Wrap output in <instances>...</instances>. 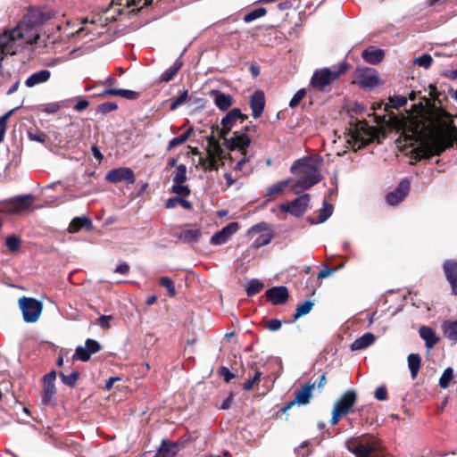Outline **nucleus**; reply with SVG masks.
<instances>
[{
    "instance_id": "obj_1",
    "label": "nucleus",
    "mask_w": 457,
    "mask_h": 457,
    "mask_svg": "<svg viewBox=\"0 0 457 457\" xmlns=\"http://www.w3.org/2000/svg\"><path fill=\"white\" fill-rule=\"evenodd\" d=\"M51 18L47 12L38 8H30L25 15V21L0 36V49L4 54H14L20 47L32 44L37 36L33 27L44 23Z\"/></svg>"
},
{
    "instance_id": "obj_2",
    "label": "nucleus",
    "mask_w": 457,
    "mask_h": 457,
    "mask_svg": "<svg viewBox=\"0 0 457 457\" xmlns=\"http://www.w3.org/2000/svg\"><path fill=\"white\" fill-rule=\"evenodd\" d=\"M290 171L298 177L295 183L292 185V190L296 195L311 188L321 179L318 167L308 157L296 160L291 166Z\"/></svg>"
},
{
    "instance_id": "obj_3",
    "label": "nucleus",
    "mask_w": 457,
    "mask_h": 457,
    "mask_svg": "<svg viewBox=\"0 0 457 457\" xmlns=\"http://www.w3.org/2000/svg\"><path fill=\"white\" fill-rule=\"evenodd\" d=\"M346 449L355 457H391L383 447L381 441L373 436H359L347 439Z\"/></svg>"
},
{
    "instance_id": "obj_4",
    "label": "nucleus",
    "mask_w": 457,
    "mask_h": 457,
    "mask_svg": "<svg viewBox=\"0 0 457 457\" xmlns=\"http://www.w3.org/2000/svg\"><path fill=\"white\" fill-rule=\"evenodd\" d=\"M347 70L348 64L345 62L317 70L314 71L310 83L314 88L324 90L326 87L345 73Z\"/></svg>"
},
{
    "instance_id": "obj_5",
    "label": "nucleus",
    "mask_w": 457,
    "mask_h": 457,
    "mask_svg": "<svg viewBox=\"0 0 457 457\" xmlns=\"http://www.w3.org/2000/svg\"><path fill=\"white\" fill-rule=\"evenodd\" d=\"M353 83L365 90L372 91L381 84V80L375 69L358 67L354 71Z\"/></svg>"
},
{
    "instance_id": "obj_6",
    "label": "nucleus",
    "mask_w": 457,
    "mask_h": 457,
    "mask_svg": "<svg viewBox=\"0 0 457 457\" xmlns=\"http://www.w3.org/2000/svg\"><path fill=\"white\" fill-rule=\"evenodd\" d=\"M255 129L254 125L245 126L244 130L234 132L231 137L228 138L225 137V138H223L225 146L231 151L239 150L241 153L247 151L252 142L248 133L255 131Z\"/></svg>"
},
{
    "instance_id": "obj_7",
    "label": "nucleus",
    "mask_w": 457,
    "mask_h": 457,
    "mask_svg": "<svg viewBox=\"0 0 457 457\" xmlns=\"http://www.w3.org/2000/svg\"><path fill=\"white\" fill-rule=\"evenodd\" d=\"M33 204L31 195H18L13 198L4 201L0 206V212L7 214H21L30 209Z\"/></svg>"
},
{
    "instance_id": "obj_8",
    "label": "nucleus",
    "mask_w": 457,
    "mask_h": 457,
    "mask_svg": "<svg viewBox=\"0 0 457 457\" xmlns=\"http://www.w3.org/2000/svg\"><path fill=\"white\" fill-rule=\"evenodd\" d=\"M19 306L21 310L23 320L27 323L36 322L43 310V304L40 301L25 296L19 299Z\"/></svg>"
},
{
    "instance_id": "obj_9",
    "label": "nucleus",
    "mask_w": 457,
    "mask_h": 457,
    "mask_svg": "<svg viewBox=\"0 0 457 457\" xmlns=\"http://www.w3.org/2000/svg\"><path fill=\"white\" fill-rule=\"evenodd\" d=\"M223 149L219 143H214L212 148L207 153L206 157L199 159V165L204 171L218 170L220 166L224 164L223 161Z\"/></svg>"
},
{
    "instance_id": "obj_10",
    "label": "nucleus",
    "mask_w": 457,
    "mask_h": 457,
    "mask_svg": "<svg viewBox=\"0 0 457 457\" xmlns=\"http://www.w3.org/2000/svg\"><path fill=\"white\" fill-rule=\"evenodd\" d=\"M454 135L449 131H442L432 137L428 142V150L432 155L441 154L446 148L453 146Z\"/></svg>"
},
{
    "instance_id": "obj_11",
    "label": "nucleus",
    "mask_w": 457,
    "mask_h": 457,
    "mask_svg": "<svg viewBox=\"0 0 457 457\" xmlns=\"http://www.w3.org/2000/svg\"><path fill=\"white\" fill-rule=\"evenodd\" d=\"M56 379V372L50 371L43 377V392H42V403L44 405H50L54 403V396L56 394V387L54 381Z\"/></svg>"
},
{
    "instance_id": "obj_12",
    "label": "nucleus",
    "mask_w": 457,
    "mask_h": 457,
    "mask_svg": "<svg viewBox=\"0 0 457 457\" xmlns=\"http://www.w3.org/2000/svg\"><path fill=\"white\" fill-rule=\"evenodd\" d=\"M310 202V195L304 194L288 204H280L279 208L281 211L289 212L295 216H301L306 210Z\"/></svg>"
},
{
    "instance_id": "obj_13",
    "label": "nucleus",
    "mask_w": 457,
    "mask_h": 457,
    "mask_svg": "<svg viewBox=\"0 0 457 457\" xmlns=\"http://www.w3.org/2000/svg\"><path fill=\"white\" fill-rule=\"evenodd\" d=\"M105 179L107 181L114 184L122 181L133 184L136 180L133 170L127 167H120L109 170Z\"/></svg>"
},
{
    "instance_id": "obj_14",
    "label": "nucleus",
    "mask_w": 457,
    "mask_h": 457,
    "mask_svg": "<svg viewBox=\"0 0 457 457\" xmlns=\"http://www.w3.org/2000/svg\"><path fill=\"white\" fill-rule=\"evenodd\" d=\"M246 119L241 110L238 108H234L221 120V129L220 132V138H225L228 134L232 129L233 126L236 124L237 120L244 121Z\"/></svg>"
},
{
    "instance_id": "obj_15",
    "label": "nucleus",
    "mask_w": 457,
    "mask_h": 457,
    "mask_svg": "<svg viewBox=\"0 0 457 457\" xmlns=\"http://www.w3.org/2000/svg\"><path fill=\"white\" fill-rule=\"evenodd\" d=\"M357 401V394L354 390H347L335 403L334 408L343 415H347Z\"/></svg>"
},
{
    "instance_id": "obj_16",
    "label": "nucleus",
    "mask_w": 457,
    "mask_h": 457,
    "mask_svg": "<svg viewBox=\"0 0 457 457\" xmlns=\"http://www.w3.org/2000/svg\"><path fill=\"white\" fill-rule=\"evenodd\" d=\"M411 184L406 179H403L398 187L389 194L386 195V202L390 205H395L402 202L410 191Z\"/></svg>"
},
{
    "instance_id": "obj_17",
    "label": "nucleus",
    "mask_w": 457,
    "mask_h": 457,
    "mask_svg": "<svg viewBox=\"0 0 457 457\" xmlns=\"http://www.w3.org/2000/svg\"><path fill=\"white\" fill-rule=\"evenodd\" d=\"M237 222H230L211 237V244L220 245L225 244L238 230Z\"/></svg>"
},
{
    "instance_id": "obj_18",
    "label": "nucleus",
    "mask_w": 457,
    "mask_h": 457,
    "mask_svg": "<svg viewBox=\"0 0 457 457\" xmlns=\"http://www.w3.org/2000/svg\"><path fill=\"white\" fill-rule=\"evenodd\" d=\"M316 383H306L303 385L299 389L295 391V399L293 400L295 404L302 406L307 405L312 397V391L315 388Z\"/></svg>"
},
{
    "instance_id": "obj_19",
    "label": "nucleus",
    "mask_w": 457,
    "mask_h": 457,
    "mask_svg": "<svg viewBox=\"0 0 457 457\" xmlns=\"http://www.w3.org/2000/svg\"><path fill=\"white\" fill-rule=\"evenodd\" d=\"M265 295L275 305L285 303L289 296L287 288L283 286L271 287L266 291Z\"/></svg>"
},
{
    "instance_id": "obj_20",
    "label": "nucleus",
    "mask_w": 457,
    "mask_h": 457,
    "mask_svg": "<svg viewBox=\"0 0 457 457\" xmlns=\"http://www.w3.org/2000/svg\"><path fill=\"white\" fill-rule=\"evenodd\" d=\"M250 106L254 119L259 118L265 106V96L262 91L256 90L250 97Z\"/></svg>"
},
{
    "instance_id": "obj_21",
    "label": "nucleus",
    "mask_w": 457,
    "mask_h": 457,
    "mask_svg": "<svg viewBox=\"0 0 457 457\" xmlns=\"http://www.w3.org/2000/svg\"><path fill=\"white\" fill-rule=\"evenodd\" d=\"M210 96L212 97L215 105L220 111L228 110L233 104V99L230 95L220 92V90H211Z\"/></svg>"
},
{
    "instance_id": "obj_22",
    "label": "nucleus",
    "mask_w": 457,
    "mask_h": 457,
    "mask_svg": "<svg viewBox=\"0 0 457 457\" xmlns=\"http://www.w3.org/2000/svg\"><path fill=\"white\" fill-rule=\"evenodd\" d=\"M50 77L51 72L48 70H41L29 76L25 80V85L28 87H33L37 85L46 83L49 80Z\"/></svg>"
},
{
    "instance_id": "obj_23",
    "label": "nucleus",
    "mask_w": 457,
    "mask_h": 457,
    "mask_svg": "<svg viewBox=\"0 0 457 457\" xmlns=\"http://www.w3.org/2000/svg\"><path fill=\"white\" fill-rule=\"evenodd\" d=\"M420 337L425 341L426 347L431 349L439 341V337L436 335L435 331L427 326H422L419 330Z\"/></svg>"
},
{
    "instance_id": "obj_24",
    "label": "nucleus",
    "mask_w": 457,
    "mask_h": 457,
    "mask_svg": "<svg viewBox=\"0 0 457 457\" xmlns=\"http://www.w3.org/2000/svg\"><path fill=\"white\" fill-rule=\"evenodd\" d=\"M384 51L374 47H369L362 52V58L370 64H377L384 58Z\"/></svg>"
},
{
    "instance_id": "obj_25",
    "label": "nucleus",
    "mask_w": 457,
    "mask_h": 457,
    "mask_svg": "<svg viewBox=\"0 0 457 457\" xmlns=\"http://www.w3.org/2000/svg\"><path fill=\"white\" fill-rule=\"evenodd\" d=\"M375 336L372 333H365L356 340L353 342L351 345V349L353 351L361 350L367 348L375 342Z\"/></svg>"
},
{
    "instance_id": "obj_26",
    "label": "nucleus",
    "mask_w": 457,
    "mask_h": 457,
    "mask_svg": "<svg viewBox=\"0 0 457 457\" xmlns=\"http://www.w3.org/2000/svg\"><path fill=\"white\" fill-rule=\"evenodd\" d=\"M92 221L89 218L86 216L76 217L74 218L68 228V231L70 233H77L82 228H91Z\"/></svg>"
},
{
    "instance_id": "obj_27",
    "label": "nucleus",
    "mask_w": 457,
    "mask_h": 457,
    "mask_svg": "<svg viewBox=\"0 0 457 457\" xmlns=\"http://www.w3.org/2000/svg\"><path fill=\"white\" fill-rule=\"evenodd\" d=\"M202 236V232L200 229H186L181 231L179 234H176V237L183 241L184 243L190 244L195 243L199 240Z\"/></svg>"
},
{
    "instance_id": "obj_28",
    "label": "nucleus",
    "mask_w": 457,
    "mask_h": 457,
    "mask_svg": "<svg viewBox=\"0 0 457 457\" xmlns=\"http://www.w3.org/2000/svg\"><path fill=\"white\" fill-rule=\"evenodd\" d=\"M183 66V62L180 58H178L175 62L168 68L166 71L162 72L161 75V81L162 82H169L177 75V73L179 71V70Z\"/></svg>"
},
{
    "instance_id": "obj_29",
    "label": "nucleus",
    "mask_w": 457,
    "mask_h": 457,
    "mask_svg": "<svg viewBox=\"0 0 457 457\" xmlns=\"http://www.w3.org/2000/svg\"><path fill=\"white\" fill-rule=\"evenodd\" d=\"M177 453V445L162 440L155 456L173 457Z\"/></svg>"
},
{
    "instance_id": "obj_30",
    "label": "nucleus",
    "mask_w": 457,
    "mask_h": 457,
    "mask_svg": "<svg viewBox=\"0 0 457 457\" xmlns=\"http://www.w3.org/2000/svg\"><path fill=\"white\" fill-rule=\"evenodd\" d=\"M444 271L449 283L457 281V262L453 260H448L444 263Z\"/></svg>"
},
{
    "instance_id": "obj_31",
    "label": "nucleus",
    "mask_w": 457,
    "mask_h": 457,
    "mask_svg": "<svg viewBox=\"0 0 457 457\" xmlns=\"http://www.w3.org/2000/svg\"><path fill=\"white\" fill-rule=\"evenodd\" d=\"M421 364V358L418 353H411L408 356V367L412 378L418 375Z\"/></svg>"
},
{
    "instance_id": "obj_32",
    "label": "nucleus",
    "mask_w": 457,
    "mask_h": 457,
    "mask_svg": "<svg viewBox=\"0 0 457 457\" xmlns=\"http://www.w3.org/2000/svg\"><path fill=\"white\" fill-rule=\"evenodd\" d=\"M443 331L448 339L457 341V321H445L443 324Z\"/></svg>"
},
{
    "instance_id": "obj_33",
    "label": "nucleus",
    "mask_w": 457,
    "mask_h": 457,
    "mask_svg": "<svg viewBox=\"0 0 457 457\" xmlns=\"http://www.w3.org/2000/svg\"><path fill=\"white\" fill-rule=\"evenodd\" d=\"M290 183V179H285L275 183L267 188L266 196L271 198L280 194Z\"/></svg>"
},
{
    "instance_id": "obj_34",
    "label": "nucleus",
    "mask_w": 457,
    "mask_h": 457,
    "mask_svg": "<svg viewBox=\"0 0 457 457\" xmlns=\"http://www.w3.org/2000/svg\"><path fill=\"white\" fill-rule=\"evenodd\" d=\"M103 96H120L127 99H134L137 96L135 91L128 89H105L102 93Z\"/></svg>"
},
{
    "instance_id": "obj_35",
    "label": "nucleus",
    "mask_w": 457,
    "mask_h": 457,
    "mask_svg": "<svg viewBox=\"0 0 457 457\" xmlns=\"http://www.w3.org/2000/svg\"><path fill=\"white\" fill-rule=\"evenodd\" d=\"M313 305L314 303L311 300L304 301L303 303L298 304L295 310V313L294 314V320H297L302 316L308 314L312 311Z\"/></svg>"
},
{
    "instance_id": "obj_36",
    "label": "nucleus",
    "mask_w": 457,
    "mask_h": 457,
    "mask_svg": "<svg viewBox=\"0 0 457 457\" xmlns=\"http://www.w3.org/2000/svg\"><path fill=\"white\" fill-rule=\"evenodd\" d=\"M177 204H180L186 210H191L193 207L189 201L179 196L169 198L166 202V207L169 209L176 207Z\"/></svg>"
},
{
    "instance_id": "obj_37",
    "label": "nucleus",
    "mask_w": 457,
    "mask_h": 457,
    "mask_svg": "<svg viewBox=\"0 0 457 457\" xmlns=\"http://www.w3.org/2000/svg\"><path fill=\"white\" fill-rule=\"evenodd\" d=\"M173 183H184L187 180V166L179 164L172 173Z\"/></svg>"
},
{
    "instance_id": "obj_38",
    "label": "nucleus",
    "mask_w": 457,
    "mask_h": 457,
    "mask_svg": "<svg viewBox=\"0 0 457 457\" xmlns=\"http://www.w3.org/2000/svg\"><path fill=\"white\" fill-rule=\"evenodd\" d=\"M264 285L262 282H261L259 279H251L248 281L245 291L248 296H253L259 293L262 288Z\"/></svg>"
},
{
    "instance_id": "obj_39",
    "label": "nucleus",
    "mask_w": 457,
    "mask_h": 457,
    "mask_svg": "<svg viewBox=\"0 0 457 457\" xmlns=\"http://www.w3.org/2000/svg\"><path fill=\"white\" fill-rule=\"evenodd\" d=\"M191 132H192V129H189L186 132L182 133L181 135H179L176 137H173L169 142L168 150H171V149L177 147L178 145L184 144L190 137Z\"/></svg>"
},
{
    "instance_id": "obj_40",
    "label": "nucleus",
    "mask_w": 457,
    "mask_h": 457,
    "mask_svg": "<svg viewBox=\"0 0 457 457\" xmlns=\"http://www.w3.org/2000/svg\"><path fill=\"white\" fill-rule=\"evenodd\" d=\"M59 376L64 385L70 387H74L77 384L79 374L78 371H72L69 375H65L63 372H60Z\"/></svg>"
},
{
    "instance_id": "obj_41",
    "label": "nucleus",
    "mask_w": 457,
    "mask_h": 457,
    "mask_svg": "<svg viewBox=\"0 0 457 457\" xmlns=\"http://www.w3.org/2000/svg\"><path fill=\"white\" fill-rule=\"evenodd\" d=\"M453 378V370L446 368L439 378V386L445 389L449 386L451 380Z\"/></svg>"
},
{
    "instance_id": "obj_42",
    "label": "nucleus",
    "mask_w": 457,
    "mask_h": 457,
    "mask_svg": "<svg viewBox=\"0 0 457 457\" xmlns=\"http://www.w3.org/2000/svg\"><path fill=\"white\" fill-rule=\"evenodd\" d=\"M91 355L87 352V349L85 346L79 345L75 349V353L72 356L74 360H79L81 361H87L90 359Z\"/></svg>"
},
{
    "instance_id": "obj_43",
    "label": "nucleus",
    "mask_w": 457,
    "mask_h": 457,
    "mask_svg": "<svg viewBox=\"0 0 457 457\" xmlns=\"http://www.w3.org/2000/svg\"><path fill=\"white\" fill-rule=\"evenodd\" d=\"M272 238V235L270 232L262 233L259 237L253 241V247L260 248L268 245Z\"/></svg>"
},
{
    "instance_id": "obj_44",
    "label": "nucleus",
    "mask_w": 457,
    "mask_h": 457,
    "mask_svg": "<svg viewBox=\"0 0 457 457\" xmlns=\"http://www.w3.org/2000/svg\"><path fill=\"white\" fill-rule=\"evenodd\" d=\"M266 14V10L262 7L257 8L248 13H246L244 17V21L246 23L252 22L254 20L261 18Z\"/></svg>"
},
{
    "instance_id": "obj_45",
    "label": "nucleus",
    "mask_w": 457,
    "mask_h": 457,
    "mask_svg": "<svg viewBox=\"0 0 457 457\" xmlns=\"http://www.w3.org/2000/svg\"><path fill=\"white\" fill-rule=\"evenodd\" d=\"M170 191L173 194L183 196L189 195L191 192L189 187L184 185V183H173Z\"/></svg>"
},
{
    "instance_id": "obj_46",
    "label": "nucleus",
    "mask_w": 457,
    "mask_h": 457,
    "mask_svg": "<svg viewBox=\"0 0 457 457\" xmlns=\"http://www.w3.org/2000/svg\"><path fill=\"white\" fill-rule=\"evenodd\" d=\"M159 283L161 286L167 289L170 296H174L176 294L174 282L169 277L160 278Z\"/></svg>"
},
{
    "instance_id": "obj_47",
    "label": "nucleus",
    "mask_w": 457,
    "mask_h": 457,
    "mask_svg": "<svg viewBox=\"0 0 457 457\" xmlns=\"http://www.w3.org/2000/svg\"><path fill=\"white\" fill-rule=\"evenodd\" d=\"M188 98V91L187 89L183 90V92L174 98L170 104V109L171 111L176 110L179 105L183 104Z\"/></svg>"
},
{
    "instance_id": "obj_48",
    "label": "nucleus",
    "mask_w": 457,
    "mask_h": 457,
    "mask_svg": "<svg viewBox=\"0 0 457 457\" xmlns=\"http://www.w3.org/2000/svg\"><path fill=\"white\" fill-rule=\"evenodd\" d=\"M28 137L30 141H35L44 144L46 140V135L39 130H29Z\"/></svg>"
},
{
    "instance_id": "obj_49",
    "label": "nucleus",
    "mask_w": 457,
    "mask_h": 457,
    "mask_svg": "<svg viewBox=\"0 0 457 457\" xmlns=\"http://www.w3.org/2000/svg\"><path fill=\"white\" fill-rule=\"evenodd\" d=\"M332 210H333L332 205L329 204L328 203L325 202L323 208H321L320 210L319 221L324 222L325 220H327L332 214Z\"/></svg>"
},
{
    "instance_id": "obj_50",
    "label": "nucleus",
    "mask_w": 457,
    "mask_h": 457,
    "mask_svg": "<svg viewBox=\"0 0 457 457\" xmlns=\"http://www.w3.org/2000/svg\"><path fill=\"white\" fill-rule=\"evenodd\" d=\"M85 347L90 355L98 353L102 349L101 345L96 340L90 338L85 341Z\"/></svg>"
},
{
    "instance_id": "obj_51",
    "label": "nucleus",
    "mask_w": 457,
    "mask_h": 457,
    "mask_svg": "<svg viewBox=\"0 0 457 457\" xmlns=\"http://www.w3.org/2000/svg\"><path fill=\"white\" fill-rule=\"evenodd\" d=\"M5 245L10 251L15 252L21 245V240L15 236H10L5 240Z\"/></svg>"
},
{
    "instance_id": "obj_52",
    "label": "nucleus",
    "mask_w": 457,
    "mask_h": 457,
    "mask_svg": "<svg viewBox=\"0 0 457 457\" xmlns=\"http://www.w3.org/2000/svg\"><path fill=\"white\" fill-rule=\"evenodd\" d=\"M15 109H12L6 112L4 115H3L2 117H0V143L4 140L7 120L13 113Z\"/></svg>"
},
{
    "instance_id": "obj_53",
    "label": "nucleus",
    "mask_w": 457,
    "mask_h": 457,
    "mask_svg": "<svg viewBox=\"0 0 457 457\" xmlns=\"http://www.w3.org/2000/svg\"><path fill=\"white\" fill-rule=\"evenodd\" d=\"M389 102L393 108L399 109L406 104L407 98L403 96H394L389 98Z\"/></svg>"
},
{
    "instance_id": "obj_54",
    "label": "nucleus",
    "mask_w": 457,
    "mask_h": 457,
    "mask_svg": "<svg viewBox=\"0 0 457 457\" xmlns=\"http://www.w3.org/2000/svg\"><path fill=\"white\" fill-rule=\"evenodd\" d=\"M306 95V90L304 88L299 89L292 97V99L289 102V106L291 108H295L298 105V104L303 100V98Z\"/></svg>"
},
{
    "instance_id": "obj_55",
    "label": "nucleus",
    "mask_w": 457,
    "mask_h": 457,
    "mask_svg": "<svg viewBox=\"0 0 457 457\" xmlns=\"http://www.w3.org/2000/svg\"><path fill=\"white\" fill-rule=\"evenodd\" d=\"M111 315H102L98 318L96 324L103 329H109L111 328V321L112 320Z\"/></svg>"
},
{
    "instance_id": "obj_56",
    "label": "nucleus",
    "mask_w": 457,
    "mask_h": 457,
    "mask_svg": "<svg viewBox=\"0 0 457 457\" xmlns=\"http://www.w3.org/2000/svg\"><path fill=\"white\" fill-rule=\"evenodd\" d=\"M432 62L433 59L429 54H423L422 56L415 60V63L421 67H424L425 69L429 68L432 64Z\"/></svg>"
},
{
    "instance_id": "obj_57",
    "label": "nucleus",
    "mask_w": 457,
    "mask_h": 457,
    "mask_svg": "<svg viewBox=\"0 0 457 457\" xmlns=\"http://www.w3.org/2000/svg\"><path fill=\"white\" fill-rule=\"evenodd\" d=\"M353 139L358 144V148H361L362 145L368 144L370 140V137H364L361 135L359 131H355L353 136Z\"/></svg>"
},
{
    "instance_id": "obj_58",
    "label": "nucleus",
    "mask_w": 457,
    "mask_h": 457,
    "mask_svg": "<svg viewBox=\"0 0 457 457\" xmlns=\"http://www.w3.org/2000/svg\"><path fill=\"white\" fill-rule=\"evenodd\" d=\"M117 104L113 102H106V103H104V104H101L99 106H98V112H102V113H107V112H111L114 110L117 109Z\"/></svg>"
},
{
    "instance_id": "obj_59",
    "label": "nucleus",
    "mask_w": 457,
    "mask_h": 457,
    "mask_svg": "<svg viewBox=\"0 0 457 457\" xmlns=\"http://www.w3.org/2000/svg\"><path fill=\"white\" fill-rule=\"evenodd\" d=\"M266 328L270 331H277L282 326L281 320L278 319H271L265 321Z\"/></svg>"
},
{
    "instance_id": "obj_60",
    "label": "nucleus",
    "mask_w": 457,
    "mask_h": 457,
    "mask_svg": "<svg viewBox=\"0 0 457 457\" xmlns=\"http://www.w3.org/2000/svg\"><path fill=\"white\" fill-rule=\"evenodd\" d=\"M59 109H60V104L58 103H49V104H44L41 107L42 112L48 113V114L55 113L59 111Z\"/></svg>"
},
{
    "instance_id": "obj_61",
    "label": "nucleus",
    "mask_w": 457,
    "mask_h": 457,
    "mask_svg": "<svg viewBox=\"0 0 457 457\" xmlns=\"http://www.w3.org/2000/svg\"><path fill=\"white\" fill-rule=\"evenodd\" d=\"M374 396L378 401H386L387 399V390L386 386H381L376 388Z\"/></svg>"
},
{
    "instance_id": "obj_62",
    "label": "nucleus",
    "mask_w": 457,
    "mask_h": 457,
    "mask_svg": "<svg viewBox=\"0 0 457 457\" xmlns=\"http://www.w3.org/2000/svg\"><path fill=\"white\" fill-rule=\"evenodd\" d=\"M153 1L154 0H127L126 5L128 7L136 5L139 6V8H143L144 6L151 4Z\"/></svg>"
},
{
    "instance_id": "obj_63",
    "label": "nucleus",
    "mask_w": 457,
    "mask_h": 457,
    "mask_svg": "<svg viewBox=\"0 0 457 457\" xmlns=\"http://www.w3.org/2000/svg\"><path fill=\"white\" fill-rule=\"evenodd\" d=\"M220 374L224 378L226 382H229L235 377L234 374L226 367L220 368Z\"/></svg>"
},
{
    "instance_id": "obj_64",
    "label": "nucleus",
    "mask_w": 457,
    "mask_h": 457,
    "mask_svg": "<svg viewBox=\"0 0 457 457\" xmlns=\"http://www.w3.org/2000/svg\"><path fill=\"white\" fill-rule=\"evenodd\" d=\"M129 265L128 263H122L116 267L115 272L122 275H127L129 271Z\"/></svg>"
}]
</instances>
